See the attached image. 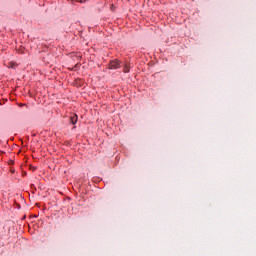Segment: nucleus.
I'll return each mask as SVG.
<instances>
[{"label":"nucleus","mask_w":256,"mask_h":256,"mask_svg":"<svg viewBox=\"0 0 256 256\" xmlns=\"http://www.w3.org/2000/svg\"><path fill=\"white\" fill-rule=\"evenodd\" d=\"M130 69L131 67L129 66V64L124 65L123 73H129Z\"/></svg>","instance_id":"obj_3"},{"label":"nucleus","mask_w":256,"mask_h":256,"mask_svg":"<svg viewBox=\"0 0 256 256\" xmlns=\"http://www.w3.org/2000/svg\"><path fill=\"white\" fill-rule=\"evenodd\" d=\"M70 121L72 123V125H75L77 123V115L76 114H73L71 117H70Z\"/></svg>","instance_id":"obj_2"},{"label":"nucleus","mask_w":256,"mask_h":256,"mask_svg":"<svg viewBox=\"0 0 256 256\" xmlns=\"http://www.w3.org/2000/svg\"><path fill=\"white\" fill-rule=\"evenodd\" d=\"M13 163H14L13 160L9 161V165H13Z\"/></svg>","instance_id":"obj_6"},{"label":"nucleus","mask_w":256,"mask_h":256,"mask_svg":"<svg viewBox=\"0 0 256 256\" xmlns=\"http://www.w3.org/2000/svg\"><path fill=\"white\" fill-rule=\"evenodd\" d=\"M12 173H15V170H11Z\"/></svg>","instance_id":"obj_7"},{"label":"nucleus","mask_w":256,"mask_h":256,"mask_svg":"<svg viewBox=\"0 0 256 256\" xmlns=\"http://www.w3.org/2000/svg\"><path fill=\"white\" fill-rule=\"evenodd\" d=\"M109 69H119L121 67V61L115 59L109 62Z\"/></svg>","instance_id":"obj_1"},{"label":"nucleus","mask_w":256,"mask_h":256,"mask_svg":"<svg viewBox=\"0 0 256 256\" xmlns=\"http://www.w3.org/2000/svg\"><path fill=\"white\" fill-rule=\"evenodd\" d=\"M78 3H85L87 0H76Z\"/></svg>","instance_id":"obj_4"},{"label":"nucleus","mask_w":256,"mask_h":256,"mask_svg":"<svg viewBox=\"0 0 256 256\" xmlns=\"http://www.w3.org/2000/svg\"><path fill=\"white\" fill-rule=\"evenodd\" d=\"M111 10L115 11V5H113V4L111 5Z\"/></svg>","instance_id":"obj_5"}]
</instances>
